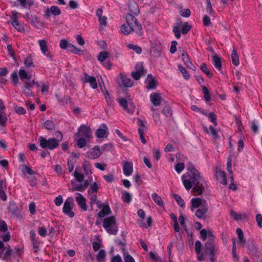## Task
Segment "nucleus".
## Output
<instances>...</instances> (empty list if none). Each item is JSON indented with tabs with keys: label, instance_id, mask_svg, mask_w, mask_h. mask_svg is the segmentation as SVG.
I'll list each match as a JSON object with an SVG mask.
<instances>
[{
	"label": "nucleus",
	"instance_id": "nucleus-1",
	"mask_svg": "<svg viewBox=\"0 0 262 262\" xmlns=\"http://www.w3.org/2000/svg\"><path fill=\"white\" fill-rule=\"evenodd\" d=\"M59 138L56 139L55 138H50L46 139L42 137H39L38 140L40 143V146L42 148L53 150L59 146L60 141L62 139V135L61 133L59 132Z\"/></svg>",
	"mask_w": 262,
	"mask_h": 262
},
{
	"label": "nucleus",
	"instance_id": "nucleus-2",
	"mask_svg": "<svg viewBox=\"0 0 262 262\" xmlns=\"http://www.w3.org/2000/svg\"><path fill=\"white\" fill-rule=\"evenodd\" d=\"M126 21L127 26L131 28L133 31L135 32L138 35L141 36L143 34L142 28L141 24L133 14L130 13L126 14Z\"/></svg>",
	"mask_w": 262,
	"mask_h": 262
},
{
	"label": "nucleus",
	"instance_id": "nucleus-3",
	"mask_svg": "<svg viewBox=\"0 0 262 262\" xmlns=\"http://www.w3.org/2000/svg\"><path fill=\"white\" fill-rule=\"evenodd\" d=\"M103 227L110 234H117L118 230L114 216L105 217L103 220Z\"/></svg>",
	"mask_w": 262,
	"mask_h": 262
},
{
	"label": "nucleus",
	"instance_id": "nucleus-4",
	"mask_svg": "<svg viewBox=\"0 0 262 262\" xmlns=\"http://www.w3.org/2000/svg\"><path fill=\"white\" fill-rule=\"evenodd\" d=\"M188 170L189 179L191 181L193 184H200L203 179L201 176L199 171L192 165H190L188 167Z\"/></svg>",
	"mask_w": 262,
	"mask_h": 262
},
{
	"label": "nucleus",
	"instance_id": "nucleus-5",
	"mask_svg": "<svg viewBox=\"0 0 262 262\" xmlns=\"http://www.w3.org/2000/svg\"><path fill=\"white\" fill-rule=\"evenodd\" d=\"M73 206L74 200L73 198H68V199L65 201L63 204V207L62 209V211L63 213L71 218L73 217L75 215L74 212L72 210Z\"/></svg>",
	"mask_w": 262,
	"mask_h": 262
},
{
	"label": "nucleus",
	"instance_id": "nucleus-6",
	"mask_svg": "<svg viewBox=\"0 0 262 262\" xmlns=\"http://www.w3.org/2000/svg\"><path fill=\"white\" fill-rule=\"evenodd\" d=\"M200 235L201 239L204 241H206L208 238V240L204 246H208V244L214 245L215 236L211 230L207 231L205 229H202L200 231Z\"/></svg>",
	"mask_w": 262,
	"mask_h": 262
},
{
	"label": "nucleus",
	"instance_id": "nucleus-7",
	"mask_svg": "<svg viewBox=\"0 0 262 262\" xmlns=\"http://www.w3.org/2000/svg\"><path fill=\"white\" fill-rule=\"evenodd\" d=\"M146 74V71L143 67L142 62L138 63L135 68V71L132 72V77L136 80L140 79L141 76H144Z\"/></svg>",
	"mask_w": 262,
	"mask_h": 262
},
{
	"label": "nucleus",
	"instance_id": "nucleus-8",
	"mask_svg": "<svg viewBox=\"0 0 262 262\" xmlns=\"http://www.w3.org/2000/svg\"><path fill=\"white\" fill-rule=\"evenodd\" d=\"M77 137H83L90 139L92 137V131L89 127L85 125H81L78 128V132L75 135Z\"/></svg>",
	"mask_w": 262,
	"mask_h": 262
},
{
	"label": "nucleus",
	"instance_id": "nucleus-9",
	"mask_svg": "<svg viewBox=\"0 0 262 262\" xmlns=\"http://www.w3.org/2000/svg\"><path fill=\"white\" fill-rule=\"evenodd\" d=\"M119 104L128 113L133 114L135 111V106L131 101L127 102L124 98H121L119 100Z\"/></svg>",
	"mask_w": 262,
	"mask_h": 262
},
{
	"label": "nucleus",
	"instance_id": "nucleus-10",
	"mask_svg": "<svg viewBox=\"0 0 262 262\" xmlns=\"http://www.w3.org/2000/svg\"><path fill=\"white\" fill-rule=\"evenodd\" d=\"M38 42L41 53L46 56L49 60L52 61L53 55L48 50L47 41L44 39H42L39 40Z\"/></svg>",
	"mask_w": 262,
	"mask_h": 262
},
{
	"label": "nucleus",
	"instance_id": "nucleus-11",
	"mask_svg": "<svg viewBox=\"0 0 262 262\" xmlns=\"http://www.w3.org/2000/svg\"><path fill=\"white\" fill-rule=\"evenodd\" d=\"M75 200L78 206L83 211H86L88 207L86 204V199L84 196L80 193H75Z\"/></svg>",
	"mask_w": 262,
	"mask_h": 262
},
{
	"label": "nucleus",
	"instance_id": "nucleus-12",
	"mask_svg": "<svg viewBox=\"0 0 262 262\" xmlns=\"http://www.w3.org/2000/svg\"><path fill=\"white\" fill-rule=\"evenodd\" d=\"M204 247L205 252L210 255V262H215L216 260L215 254L217 251V248L215 245H210L209 244H208V246H204Z\"/></svg>",
	"mask_w": 262,
	"mask_h": 262
},
{
	"label": "nucleus",
	"instance_id": "nucleus-13",
	"mask_svg": "<svg viewBox=\"0 0 262 262\" xmlns=\"http://www.w3.org/2000/svg\"><path fill=\"white\" fill-rule=\"evenodd\" d=\"M101 155V151L98 146H96L90 149L86 152V156L90 159H96Z\"/></svg>",
	"mask_w": 262,
	"mask_h": 262
},
{
	"label": "nucleus",
	"instance_id": "nucleus-14",
	"mask_svg": "<svg viewBox=\"0 0 262 262\" xmlns=\"http://www.w3.org/2000/svg\"><path fill=\"white\" fill-rule=\"evenodd\" d=\"M82 81L83 83H89L93 89L97 88L96 79L94 76H90L86 73H85L84 77L82 78Z\"/></svg>",
	"mask_w": 262,
	"mask_h": 262
},
{
	"label": "nucleus",
	"instance_id": "nucleus-15",
	"mask_svg": "<svg viewBox=\"0 0 262 262\" xmlns=\"http://www.w3.org/2000/svg\"><path fill=\"white\" fill-rule=\"evenodd\" d=\"M145 83L147 84L146 88L149 90H154L157 87V81L152 75L148 74L145 80Z\"/></svg>",
	"mask_w": 262,
	"mask_h": 262
},
{
	"label": "nucleus",
	"instance_id": "nucleus-16",
	"mask_svg": "<svg viewBox=\"0 0 262 262\" xmlns=\"http://www.w3.org/2000/svg\"><path fill=\"white\" fill-rule=\"evenodd\" d=\"M123 171L125 176H130L133 171V163L132 162L124 161L123 164Z\"/></svg>",
	"mask_w": 262,
	"mask_h": 262
},
{
	"label": "nucleus",
	"instance_id": "nucleus-17",
	"mask_svg": "<svg viewBox=\"0 0 262 262\" xmlns=\"http://www.w3.org/2000/svg\"><path fill=\"white\" fill-rule=\"evenodd\" d=\"M128 8L130 12L129 13L137 15L139 14L140 10L137 3L133 1H130L128 3Z\"/></svg>",
	"mask_w": 262,
	"mask_h": 262
},
{
	"label": "nucleus",
	"instance_id": "nucleus-18",
	"mask_svg": "<svg viewBox=\"0 0 262 262\" xmlns=\"http://www.w3.org/2000/svg\"><path fill=\"white\" fill-rule=\"evenodd\" d=\"M207 211V206L203 205L196 210L195 214L199 219L204 220L206 219Z\"/></svg>",
	"mask_w": 262,
	"mask_h": 262
},
{
	"label": "nucleus",
	"instance_id": "nucleus-19",
	"mask_svg": "<svg viewBox=\"0 0 262 262\" xmlns=\"http://www.w3.org/2000/svg\"><path fill=\"white\" fill-rule=\"evenodd\" d=\"M216 178L217 180L221 184L223 185L227 184V179L226 173L225 171H222L221 170H218L216 168Z\"/></svg>",
	"mask_w": 262,
	"mask_h": 262
},
{
	"label": "nucleus",
	"instance_id": "nucleus-20",
	"mask_svg": "<svg viewBox=\"0 0 262 262\" xmlns=\"http://www.w3.org/2000/svg\"><path fill=\"white\" fill-rule=\"evenodd\" d=\"M181 57L184 64L188 68L194 71L195 70V66L192 63L191 61L189 59V56L188 55L187 53L186 52L184 51L182 53Z\"/></svg>",
	"mask_w": 262,
	"mask_h": 262
},
{
	"label": "nucleus",
	"instance_id": "nucleus-21",
	"mask_svg": "<svg viewBox=\"0 0 262 262\" xmlns=\"http://www.w3.org/2000/svg\"><path fill=\"white\" fill-rule=\"evenodd\" d=\"M161 99L160 93H154L151 94L150 95V100L155 106H158L160 104Z\"/></svg>",
	"mask_w": 262,
	"mask_h": 262
},
{
	"label": "nucleus",
	"instance_id": "nucleus-22",
	"mask_svg": "<svg viewBox=\"0 0 262 262\" xmlns=\"http://www.w3.org/2000/svg\"><path fill=\"white\" fill-rule=\"evenodd\" d=\"M107 127L104 124H102L96 131V136L99 138L106 137L107 135Z\"/></svg>",
	"mask_w": 262,
	"mask_h": 262
},
{
	"label": "nucleus",
	"instance_id": "nucleus-23",
	"mask_svg": "<svg viewBox=\"0 0 262 262\" xmlns=\"http://www.w3.org/2000/svg\"><path fill=\"white\" fill-rule=\"evenodd\" d=\"M212 63L216 69L222 73V63L221 58L216 54H214L212 57Z\"/></svg>",
	"mask_w": 262,
	"mask_h": 262
},
{
	"label": "nucleus",
	"instance_id": "nucleus-24",
	"mask_svg": "<svg viewBox=\"0 0 262 262\" xmlns=\"http://www.w3.org/2000/svg\"><path fill=\"white\" fill-rule=\"evenodd\" d=\"M111 213V210L108 205L104 206L102 209L98 213V216L99 217H103Z\"/></svg>",
	"mask_w": 262,
	"mask_h": 262
},
{
	"label": "nucleus",
	"instance_id": "nucleus-25",
	"mask_svg": "<svg viewBox=\"0 0 262 262\" xmlns=\"http://www.w3.org/2000/svg\"><path fill=\"white\" fill-rule=\"evenodd\" d=\"M231 58L233 64L235 66H237L239 63V57L237 50L234 47H233V49L231 54Z\"/></svg>",
	"mask_w": 262,
	"mask_h": 262
},
{
	"label": "nucleus",
	"instance_id": "nucleus-26",
	"mask_svg": "<svg viewBox=\"0 0 262 262\" xmlns=\"http://www.w3.org/2000/svg\"><path fill=\"white\" fill-rule=\"evenodd\" d=\"M121 78L122 80V84L125 88L132 87L133 85L132 80L128 78L125 75L121 74Z\"/></svg>",
	"mask_w": 262,
	"mask_h": 262
},
{
	"label": "nucleus",
	"instance_id": "nucleus-27",
	"mask_svg": "<svg viewBox=\"0 0 262 262\" xmlns=\"http://www.w3.org/2000/svg\"><path fill=\"white\" fill-rule=\"evenodd\" d=\"M82 168L86 175L89 176L92 174L91 164L89 162L87 161H84L82 164Z\"/></svg>",
	"mask_w": 262,
	"mask_h": 262
},
{
	"label": "nucleus",
	"instance_id": "nucleus-28",
	"mask_svg": "<svg viewBox=\"0 0 262 262\" xmlns=\"http://www.w3.org/2000/svg\"><path fill=\"white\" fill-rule=\"evenodd\" d=\"M8 209L11 214L14 215H17L19 213V209L15 203H10Z\"/></svg>",
	"mask_w": 262,
	"mask_h": 262
},
{
	"label": "nucleus",
	"instance_id": "nucleus-29",
	"mask_svg": "<svg viewBox=\"0 0 262 262\" xmlns=\"http://www.w3.org/2000/svg\"><path fill=\"white\" fill-rule=\"evenodd\" d=\"M191 211H193L194 208H197L198 207H200L201 206L202 200L199 198H193L191 201Z\"/></svg>",
	"mask_w": 262,
	"mask_h": 262
},
{
	"label": "nucleus",
	"instance_id": "nucleus-30",
	"mask_svg": "<svg viewBox=\"0 0 262 262\" xmlns=\"http://www.w3.org/2000/svg\"><path fill=\"white\" fill-rule=\"evenodd\" d=\"M18 75L20 79L21 80L25 79L27 80H29L31 78V75L28 74L26 71L23 69H20L19 70Z\"/></svg>",
	"mask_w": 262,
	"mask_h": 262
},
{
	"label": "nucleus",
	"instance_id": "nucleus-31",
	"mask_svg": "<svg viewBox=\"0 0 262 262\" xmlns=\"http://www.w3.org/2000/svg\"><path fill=\"white\" fill-rule=\"evenodd\" d=\"M151 198L153 201L156 203L159 206H163V202L161 198L156 193H154L151 194Z\"/></svg>",
	"mask_w": 262,
	"mask_h": 262
},
{
	"label": "nucleus",
	"instance_id": "nucleus-32",
	"mask_svg": "<svg viewBox=\"0 0 262 262\" xmlns=\"http://www.w3.org/2000/svg\"><path fill=\"white\" fill-rule=\"evenodd\" d=\"M98 185L96 182H94L91 184L90 188L88 190V195L96 193L98 190Z\"/></svg>",
	"mask_w": 262,
	"mask_h": 262
},
{
	"label": "nucleus",
	"instance_id": "nucleus-33",
	"mask_svg": "<svg viewBox=\"0 0 262 262\" xmlns=\"http://www.w3.org/2000/svg\"><path fill=\"white\" fill-rule=\"evenodd\" d=\"M55 122L51 120H47L44 123V126L48 130H53L55 129Z\"/></svg>",
	"mask_w": 262,
	"mask_h": 262
},
{
	"label": "nucleus",
	"instance_id": "nucleus-34",
	"mask_svg": "<svg viewBox=\"0 0 262 262\" xmlns=\"http://www.w3.org/2000/svg\"><path fill=\"white\" fill-rule=\"evenodd\" d=\"M185 177H186V175H183L182 176V180L183 181V185L185 186V188L187 190H189L192 187L193 183L190 179L189 180L185 179Z\"/></svg>",
	"mask_w": 262,
	"mask_h": 262
},
{
	"label": "nucleus",
	"instance_id": "nucleus-35",
	"mask_svg": "<svg viewBox=\"0 0 262 262\" xmlns=\"http://www.w3.org/2000/svg\"><path fill=\"white\" fill-rule=\"evenodd\" d=\"M106 257V252L104 250H100L97 255V259L98 262H105Z\"/></svg>",
	"mask_w": 262,
	"mask_h": 262
},
{
	"label": "nucleus",
	"instance_id": "nucleus-36",
	"mask_svg": "<svg viewBox=\"0 0 262 262\" xmlns=\"http://www.w3.org/2000/svg\"><path fill=\"white\" fill-rule=\"evenodd\" d=\"M248 249L249 251V254L251 255L252 256L255 257L256 259H258L259 257V253L257 251L256 247H255L253 245H252L251 247L249 246Z\"/></svg>",
	"mask_w": 262,
	"mask_h": 262
},
{
	"label": "nucleus",
	"instance_id": "nucleus-37",
	"mask_svg": "<svg viewBox=\"0 0 262 262\" xmlns=\"http://www.w3.org/2000/svg\"><path fill=\"white\" fill-rule=\"evenodd\" d=\"M121 32L124 35H127L129 34L132 32H133L131 29V28L127 26V24H123L121 27Z\"/></svg>",
	"mask_w": 262,
	"mask_h": 262
},
{
	"label": "nucleus",
	"instance_id": "nucleus-38",
	"mask_svg": "<svg viewBox=\"0 0 262 262\" xmlns=\"http://www.w3.org/2000/svg\"><path fill=\"white\" fill-rule=\"evenodd\" d=\"M162 113L167 117H170L172 116V111L169 105H166L162 111Z\"/></svg>",
	"mask_w": 262,
	"mask_h": 262
},
{
	"label": "nucleus",
	"instance_id": "nucleus-39",
	"mask_svg": "<svg viewBox=\"0 0 262 262\" xmlns=\"http://www.w3.org/2000/svg\"><path fill=\"white\" fill-rule=\"evenodd\" d=\"M89 139L83 137H80L76 141L77 145L79 148H83L86 145V141Z\"/></svg>",
	"mask_w": 262,
	"mask_h": 262
},
{
	"label": "nucleus",
	"instance_id": "nucleus-40",
	"mask_svg": "<svg viewBox=\"0 0 262 262\" xmlns=\"http://www.w3.org/2000/svg\"><path fill=\"white\" fill-rule=\"evenodd\" d=\"M236 233L238 236V244H244L245 243V240L244 239V233L240 228H237L236 229Z\"/></svg>",
	"mask_w": 262,
	"mask_h": 262
},
{
	"label": "nucleus",
	"instance_id": "nucleus-41",
	"mask_svg": "<svg viewBox=\"0 0 262 262\" xmlns=\"http://www.w3.org/2000/svg\"><path fill=\"white\" fill-rule=\"evenodd\" d=\"M127 47L131 50L135 51L137 54H140L142 52V49L140 47L134 44H128Z\"/></svg>",
	"mask_w": 262,
	"mask_h": 262
},
{
	"label": "nucleus",
	"instance_id": "nucleus-42",
	"mask_svg": "<svg viewBox=\"0 0 262 262\" xmlns=\"http://www.w3.org/2000/svg\"><path fill=\"white\" fill-rule=\"evenodd\" d=\"M11 23L18 31L21 32L24 30L23 27L20 25L18 20H11Z\"/></svg>",
	"mask_w": 262,
	"mask_h": 262
},
{
	"label": "nucleus",
	"instance_id": "nucleus-43",
	"mask_svg": "<svg viewBox=\"0 0 262 262\" xmlns=\"http://www.w3.org/2000/svg\"><path fill=\"white\" fill-rule=\"evenodd\" d=\"M178 68L180 71L183 74L184 78L186 80H188L190 78V75L188 74L187 70H186V69L181 65H179Z\"/></svg>",
	"mask_w": 262,
	"mask_h": 262
},
{
	"label": "nucleus",
	"instance_id": "nucleus-44",
	"mask_svg": "<svg viewBox=\"0 0 262 262\" xmlns=\"http://www.w3.org/2000/svg\"><path fill=\"white\" fill-rule=\"evenodd\" d=\"M67 50L76 54H79L81 52V50L80 49H78L71 43L70 45H69V46Z\"/></svg>",
	"mask_w": 262,
	"mask_h": 262
},
{
	"label": "nucleus",
	"instance_id": "nucleus-45",
	"mask_svg": "<svg viewBox=\"0 0 262 262\" xmlns=\"http://www.w3.org/2000/svg\"><path fill=\"white\" fill-rule=\"evenodd\" d=\"M122 200L127 203H129L132 201V195L127 192H124L122 196Z\"/></svg>",
	"mask_w": 262,
	"mask_h": 262
},
{
	"label": "nucleus",
	"instance_id": "nucleus-46",
	"mask_svg": "<svg viewBox=\"0 0 262 262\" xmlns=\"http://www.w3.org/2000/svg\"><path fill=\"white\" fill-rule=\"evenodd\" d=\"M108 53L107 52H106V51L101 52L100 53V54L98 57V59L100 62H103L108 57Z\"/></svg>",
	"mask_w": 262,
	"mask_h": 262
},
{
	"label": "nucleus",
	"instance_id": "nucleus-47",
	"mask_svg": "<svg viewBox=\"0 0 262 262\" xmlns=\"http://www.w3.org/2000/svg\"><path fill=\"white\" fill-rule=\"evenodd\" d=\"M202 92L204 95V98L207 102L210 100V97L209 95V91L207 88L205 86H202Z\"/></svg>",
	"mask_w": 262,
	"mask_h": 262
},
{
	"label": "nucleus",
	"instance_id": "nucleus-48",
	"mask_svg": "<svg viewBox=\"0 0 262 262\" xmlns=\"http://www.w3.org/2000/svg\"><path fill=\"white\" fill-rule=\"evenodd\" d=\"M50 11L51 13L54 15H59L61 14V11L60 9L55 6H51L50 8Z\"/></svg>",
	"mask_w": 262,
	"mask_h": 262
},
{
	"label": "nucleus",
	"instance_id": "nucleus-49",
	"mask_svg": "<svg viewBox=\"0 0 262 262\" xmlns=\"http://www.w3.org/2000/svg\"><path fill=\"white\" fill-rule=\"evenodd\" d=\"M76 180L79 182H83L84 180V175L82 173H80L77 171H75L73 173Z\"/></svg>",
	"mask_w": 262,
	"mask_h": 262
},
{
	"label": "nucleus",
	"instance_id": "nucleus-50",
	"mask_svg": "<svg viewBox=\"0 0 262 262\" xmlns=\"http://www.w3.org/2000/svg\"><path fill=\"white\" fill-rule=\"evenodd\" d=\"M200 68L201 70L207 75L208 77H211L212 76V74L209 72V71L208 70V68L207 67V66L205 63H202L201 65Z\"/></svg>",
	"mask_w": 262,
	"mask_h": 262
},
{
	"label": "nucleus",
	"instance_id": "nucleus-51",
	"mask_svg": "<svg viewBox=\"0 0 262 262\" xmlns=\"http://www.w3.org/2000/svg\"><path fill=\"white\" fill-rule=\"evenodd\" d=\"M232 255L234 260H238V256L236 254V249L235 246V241L234 239H233V246H232Z\"/></svg>",
	"mask_w": 262,
	"mask_h": 262
},
{
	"label": "nucleus",
	"instance_id": "nucleus-52",
	"mask_svg": "<svg viewBox=\"0 0 262 262\" xmlns=\"http://www.w3.org/2000/svg\"><path fill=\"white\" fill-rule=\"evenodd\" d=\"M185 165L183 163H178L175 165V170L178 173H180L182 172L184 169Z\"/></svg>",
	"mask_w": 262,
	"mask_h": 262
},
{
	"label": "nucleus",
	"instance_id": "nucleus-53",
	"mask_svg": "<svg viewBox=\"0 0 262 262\" xmlns=\"http://www.w3.org/2000/svg\"><path fill=\"white\" fill-rule=\"evenodd\" d=\"M138 124L140 126L139 128H141L142 129H144V132H145L147 129L146 127V121L145 120H142L141 119H138Z\"/></svg>",
	"mask_w": 262,
	"mask_h": 262
},
{
	"label": "nucleus",
	"instance_id": "nucleus-54",
	"mask_svg": "<svg viewBox=\"0 0 262 262\" xmlns=\"http://www.w3.org/2000/svg\"><path fill=\"white\" fill-rule=\"evenodd\" d=\"M174 199L180 207H184L185 202H184L183 199L181 196H180L179 195H178L177 194H176V195H174Z\"/></svg>",
	"mask_w": 262,
	"mask_h": 262
},
{
	"label": "nucleus",
	"instance_id": "nucleus-55",
	"mask_svg": "<svg viewBox=\"0 0 262 262\" xmlns=\"http://www.w3.org/2000/svg\"><path fill=\"white\" fill-rule=\"evenodd\" d=\"M194 187L192 189V191L200 195L203 192V190L202 187L200 186V184H193Z\"/></svg>",
	"mask_w": 262,
	"mask_h": 262
},
{
	"label": "nucleus",
	"instance_id": "nucleus-56",
	"mask_svg": "<svg viewBox=\"0 0 262 262\" xmlns=\"http://www.w3.org/2000/svg\"><path fill=\"white\" fill-rule=\"evenodd\" d=\"M70 44V43L67 40L61 39L60 41L59 46L62 49L67 50L69 45Z\"/></svg>",
	"mask_w": 262,
	"mask_h": 262
},
{
	"label": "nucleus",
	"instance_id": "nucleus-57",
	"mask_svg": "<svg viewBox=\"0 0 262 262\" xmlns=\"http://www.w3.org/2000/svg\"><path fill=\"white\" fill-rule=\"evenodd\" d=\"M85 189L84 187V186H83L82 184L75 185L74 186L73 188H72V190L73 191H78L83 192V191H84Z\"/></svg>",
	"mask_w": 262,
	"mask_h": 262
},
{
	"label": "nucleus",
	"instance_id": "nucleus-58",
	"mask_svg": "<svg viewBox=\"0 0 262 262\" xmlns=\"http://www.w3.org/2000/svg\"><path fill=\"white\" fill-rule=\"evenodd\" d=\"M123 257L125 262H135L134 258L127 253H124Z\"/></svg>",
	"mask_w": 262,
	"mask_h": 262
},
{
	"label": "nucleus",
	"instance_id": "nucleus-59",
	"mask_svg": "<svg viewBox=\"0 0 262 262\" xmlns=\"http://www.w3.org/2000/svg\"><path fill=\"white\" fill-rule=\"evenodd\" d=\"M144 129H142L141 128H138V133L140 140L143 144H145L146 143V140L144 137Z\"/></svg>",
	"mask_w": 262,
	"mask_h": 262
},
{
	"label": "nucleus",
	"instance_id": "nucleus-60",
	"mask_svg": "<svg viewBox=\"0 0 262 262\" xmlns=\"http://www.w3.org/2000/svg\"><path fill=\"white\" fill-rule=\"evenodd\" d=\"M31 242L32 244L34 252L35 253H37V251H38V248H39L38 245H39V242L36 239L31 241Z\"/></svg>",
	"mask_w": 262,
	"mask_h": 262
},
{
	"label": "nucleus",
	"instance_id": "nucleus-61",
	"mask_svg": "<svg viewBox=\"0 0 262 262\" xmlns=\"http://www.w3.org/2000/svg\"><path fill=\"white\" fill-rule=\"evenodd\" d=\"M208 117L210 119V121L215 125H217L216 122V116L215 114L213 112H211L208 114Z\"/></svg>",
	"mask_w": 262,
	"mask_h": 262
},
{
	"label": "nucleus",
	"instance_id": "nucleus-62",
	"mask_svg": "<svg viewBox=\"0 0 262 262\" xmlns=\"http://www.w3.org/2000/svg\"><path fill=\"white\" fill-rule=\"evenodd\" d=\"M209 130L210 134L214 139H217L219 137L215 129L212 126L210 125L209 126Z\"/></svg>",
	"mask_w": 262,
	"mask_h": 262
},
{
	"label": "nucleus",
	"instance_id": "nucleus-63",
	"mask_svg": "<svg viewBox=\"0 0 262 262\" xmlns=\"http://www.w3.org/2000/svg\"><path fill=\"white\" fill-rule=\"evenodd\" d=\"M191 29V26L188 25V23H185L182 29V33L183 34H186Z\"/></svg>",
	"mask_w": 262,
	"mask_h": 262
},
{
	"label": "nucleus",
	"instance_id": "nucleus-64",
	"mask_svg": "<svg viewBox=\"0 0 262 262\" xmlns=\"http://www.w3.org/2000/svg\"><path fill=\"white\" fill-rule=\"evenodd\" d=\"M173 32L174 33L175 36L177 39H179L181 37L180 29L178 26H174L173 28Z\"/></svg>",
	"mask_w": 262,
	"mask_h": 262
}]
</instances>
